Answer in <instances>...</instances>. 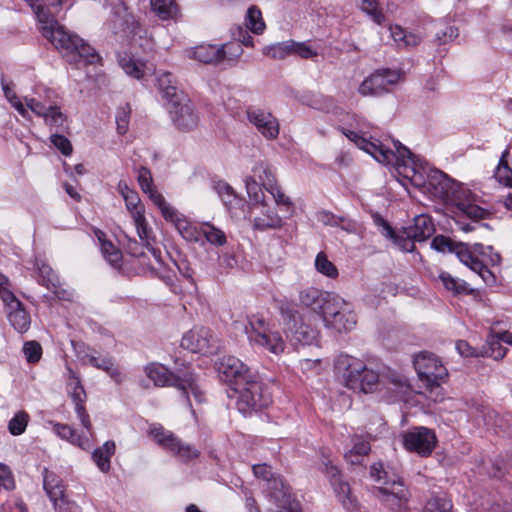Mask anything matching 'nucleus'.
I'll list each match as a JSON object with an SVG mask.
<instances>
[{"mask_svg": "<svg viewBox=\"0 0 512 512\" xmlns=\"http://www.w3.org/2000/svg\"><path fill=\"white\" fill-rule=\"evenodd\" d=\"M339 130L357 147L370 154L380 163H394L398 173L408 179L415 187L424 188L434 197L455 204L468 194V189L455 182L442 171L429 169L420 159L403 146L394 142L395 151L385 149L383 145L367 140L358 132L340 127Z\"/></svg>", "mask_w": 512, "mask_h": 512, "instance_id": "nucleus-1", "label": "nucleus"}, {"mask_svg": "<svg viewBox=\"0 0 512 512\" xmlns=\"http://www.w3.org/2000/svg\"><path fill=\"white\" fill-rule=\"evenodd\" d=\"M38 22L40 31L70 63L83 61L85 64H94L99 60L95 49L75 34H71L60 25L48 8L37 4L32 8Z\"/></svg>", "mask_w": 512, "mask_h": 512, "instance_id": "nucleus-2", "label": "nucleus"}, {"mask_svg": "<svg viewBox=\"0 0 512 512\" xmlns=\"http://www.w3.org/2000/svg\"><path fill=\"white\" fill-rule=\"evenodd\" d=\"M218 372L220 378L234 385L233 389L239 393L237 405L240 411L261 409L271 402L261 383L251 378L247 366L238 358L223 357L218 365Z\"/></svg>", "mask_w": 512, "mask_h": 512, "instance_id": "nucleus-3", "label": "nucleus"}, {"mask_svg": "<svg viewBox=\"0 0 512 512\" xmlns=\"http://www.w3.org/2000/svg\"><path fill=\"white\" fill-rule=\"evenodd\" d=\"M335 369L343 384L354 391L370 393L379 384V375L368 368L361 360L349 355H340L335 362Z\"/></svg>", "mask_w": 512, "mask_h": 512, "instance_id": "nucleus-4", "label": "nucleus"}, {"mask_svg": "<svg viewBox=\"0 0 512 512\" xmlns=\"http://www.w3.org/2000/svg\"><path fill=\"white\" fill-rule=\"evenodd\" d=\"M145 373L147 377L153 381L155 386L176 387L183 392L188 401H190V395H192L197 402H202L204 399L203 393L191 372H185L182 375L174 374L162 364L151 363L145 367Z\"/></svg>", "mask_w": 512, "mask_h": 512, "instance_id": "nucleus-5", "label": "nucleus"}, {"mask_svg": "<svg viewBox=\"0 0 512 512\" xmlns=\"http://www.w3.org/2000/svg\"><path fill=\"white\" fill-rule=\"evenodd\" d=\"M370 475L378 482L384 479V485L373 490L374 496L391 510L401 508L408 498V491L401 477L398 475L389 477L388 472L384 470L383 464L380 462L371 465Z\"/></svg>", "mask_w": 512, "mask_h": 512, "instance_id": "nucleus-6", "label": "nucleus"}, {"mask_svg": "<svg viewBox=\"0 0 512 512\" xmlns=\"http://www.w3.org/2000/svg\"><path fill=\"white\" fill-rule=\"evenodd\" d=\"M253 473L267 482L269 495L279 507V512H302L299 503L292 499L289 486L280 477H275L270 466L254 465Z\"/></svg>", "mask_w": 512, "mask_h": 512, "instance_id": "nucleus-7", "label": "nucleus"}, {"mask_svg": "<svg viewBox=\"0 0 512 512\" xmlns=\"http://www.w3.org/2000/svg\"><path fill=\"white\" fill-rule=\"evenodd\" d=\"M123 199L125 202L126 209L129 212L130 217L132 218L139 239L141 240L143 245L152 252L155 259L157 261H160V251L152 247V245L155 242V236L153 234L152 228L150 227L146 219V209L145 206L142 204L138 193L136 191H133L129 195H125Z\"/></svg>", "mask_w": 512, "mask_h": 512, "instance_id": "nucleus-8", "label": "nucleus"}, {"mask_svg": "<svg viewBox=\"0 0 512 512\" xmlns=\"http://www.w3.org/2000/svg\"><path fill=\"white\" fill-rule=\"evenodd\" d=\"M149 435L159 446L175 456L181 462H189L198 458L200 454L197 448L183 442L173 432L166 430L162 425H150Z\"/></svg>", "mask_w": 512, "mask_h": 512, "instance_id": "nucleus-9", "label": "nucleus"}, {"mask_svg": "<svg viewBox=\"0 0 512 512\" xmlns=\"http://www.w3.org/2000/svg\"><path fill=\"white\" fill-rule=\"evenodd\" d=\"M322 320L326 328L338 333L352 331L357 324L356 314L349 308L348 303L336 295L330 304L324 308Z\"/></svg>", "mask_w": 512, "mask_h": 512, "instance_id": "nucleus-10", "label": "nucleus"}, {"mask_svg": "<svg viewBox=\"0 0 512 512\" xmlns=\"http://www.w3.org/2000/svg\"><path fill=\"white\" fill-rule=\"evenodd\" d=\"M414 368L419 379L428 387L439 388L448 377V370L441 359L434 353L422 351L413 359Z\"/></svg>", "mask_w": 512, "mask_h": 512, "instance_id": "nucleus-11", "label": "nucleus"}, {"mask_svg": "<svg viewBox=\"0 0 512 512\" xmlns=\"http://www.w3.org/2000/svg\"><path fill=\"white\" fill-rule=\"evenodd\" d=\"M57 99L55 92L47 89L45 90V99L25 97V103L33 113L43 117L47 125L58 128L64 126L66 116L61 112Z\"/></svg>", "mask_w": 512, "mask_h": 512, "instance_id": "nucleus-12", "label": "nucleus"}, {"mask_svg": "<svg viewBox=\"0 0 512 512\" xmlns=\"http://www.w3.org/2000/svg\"><path fill=\"white\" fill-rule=\"evenodd\" d=\"M402 443L407 451L419 456H429L436 447L437 437L433 430L424 427H414L402 435Z\"/></svg>", "mask_w": 512, "mask_h": 512, "instance_id": "nucleus-13", "label": "nucleus"}, {"mask_svg": "<svg viewBox=\"0 0 512 512\" xmlns=\"http://www.w3.org/2000/svg\"><path fill=\"white\" fill-rule=\"evenodd\" d=\"M151 201L160 210L164 219L175 225L179 233L187 240L197 241L196 228L193 227L186 218L171 206L160 194H153Z\"/></svg>", "mask_w": 512, "mask_h": 512, "instance_id": "nucleus-14", "label": "nucleus"}, {"mask_svg": "<svg viewBox=\"0 0 512 512\" xmlns=\"http://www.w3.org/2000/svg\"><path fill=\"white\" fill-rule=\"evenodd\" d=\"M400 75L388 69L378 70L367 77L359 86V93L363 96H378L395 85Z\"/></svg>", "mask_w": 512, "mask_h": 512, "instance_id": "nucleus-15", "label": "nucleus"}, {"mask_svg": "<svg viewBox=\"0 0 512 512\" xmlns=\"http://www.w3.org/2000/svg\"><path fill=\"white\" fill-rule=\"evenodd\" d=\"M247 119L267 140H274L278 137L280 125L271 112L252 107L247 110Z\"/></svg>", "mask_w": 512, "mask_h": 512, "instance_id": "nucleus-16", "label": "nucleus"}, {"mask_svg": "<svg viewBox=\"0 0 512 512\" xmlns=\"http://www.w3.org/2000/svg\"><path fill=\"white\" fill-rule=\"evenodd\" d=\"M216 338L213 332L205 327H195L188 331L181 340V346L193 353H208L214 347Z\"/></svg>", "mask_w": 512, "mask_h": 512, "instance_id": "nucleus-17", "label": "nucleus"}, {"mask_svg": "<svg viewBox=\"0 0 512 512\" xmlns=\"http://www.w3.org/2000/svg\"><path fill=\"white\" fill-rule=\"evenodd\" d=\"M169 111L174 124L181 130H190L198 123V116L194 112L190 100L177 98L170 103Z\"/></svg>", "mask_w": 512, "mask_h": 512, "instance_id": "nucleus-18", "label": "nucleus"}, {"mask_svg": "<svg viewBox=\"0 0 512 512\" xmlns=\"http://www.w3.org/2000/svg\"><path fill=\"white\" fill-rule=\"evenodd\" d=\"M67 371L69 374V386H72V390L69 392L73 403L75 405V412L83 425V427L90 432L92 428V424L90 421V417L88 413L86 412L84 403L86 401V393L81 385L80 378L77 376V374L70 368L67 367Z\"/></svg>", "mask_w": 512, "mask_h": 512, "instance_id": "nucleus-19", "label": "nucleus"}, {"mask_svg": "<svg viewBox=\"0 0 512 512\" xmlns=\"http://www.w3.org/2000/svg\"><path fill=\"white\" fill-rule=\"evenodd\" d=\"M7 318L12 327L19 333L27 332L31 325V316L23 303L15 297L4 302Z\"/></svg>", "mask_w": 512, "mask_h": 512, "instance_id": "nucleus-20", "label": "nucleus"}, {"mask_svg": "<svg viewBox=\"0 0 512 512\" xmlns=\"http://www.w3.org/2000/svg\"><path fill=\"white\" fill-rule=\"evenodd\" d=\"M335 296L334 293L323 292L315 287H307L300 291L299 301L303 306L318 311L322 316L324 308L330 304Z\"/></svg>", "mask_w": 512, "mask_h": 512, "instance_id": "nucleus-21", "label": "nucleus"}, {"mask_svg": "<svg viewBox=\"0 0 512 512\" xmlns=\"http://www.w3.org/2000/svg\"><path fill=\"white\" fill-rule=\"evenodd\" d=\"M253 209L259 210V215L253 218V228L259 231L269 229H280L283 226L282 218L276 211L269 208L264 203H257Z\"/></svg>", "mask_w": 512, "mask_h": 512, "instance_id": "nucleus-22", "label": "nucleus"}, {"mask_svg": "<svg viewBox=\"0 0 512 512\" xmlns=\"http://www.w3.org/2000/svg\"><path fill=\"white\" fill-rule=\"evenodd\" d=\"M455 255L457 258L471 270L474 268H479V262L481 261L478 256L485 255V246L482 244H474L473 246H469L465 243H457L456 246L453 247Z\"/></svg>", "mask_w": 512, "mask_h": 512, "instance_id": "nucleus-23", "label": "nucleus"}, {"mask_svg": "<svg viewBox=\"0 0 512 512\" xmlns=\"http://www.w3.org/2000/svg\"><path fill=\"white\" fill-rule=\"evenodd\" d=\"M223 53L220 46L203 44L187 51L189 58L205 64H218L223 61Z\"/></svg>", "mask_w": 512, "mask_h": 512, "instance_id": "nucleus-24", "label": "nucleus"}, {"mask_svg": "<svg viewBox=\"0 0 512 512\" xmlns=\"http://www.w3.org/2000/svg\"><path fill=\"white\" fill-rule=\"evenodd\" d=\"M435 232L432 218L428 215H418L414 218V224L408 228L406 235L418 242L425 241Z\"/></svg>", "mask_w": 512, "mask_h": 512, "instance_id": "nucleus-25", "label": "nucleus"}, {"mask_svg": "<svg viewBox=\"0 0 512 512\" xmlns=\"http://www.w3.org/2000/svg\"><path fill=\"white\" fill-rule=\"evenodd\" d=\"M352 448L344 454L345 460L351 465H361L363 457L371 451L370 438L354 435L351 438Z\"/></svg>", "mask_w": 512, "mask_h": 512, "instance_id": "nucleus-26", "label": "nucleus"}, {"mask_svg": "<svg viewBox=\"0 0 512 512\" xmlns=\"http://www.w3.org/2000/svg\"><path fill=\"white\" fill-rule=\"evenodd\" d=\"M50 424L52 425L53 432L61 439L66 440L84 450L90 448L91 444L88 437L77 433V431L71 426L57 422H50Z\"/></svg>", "mask_w": 512, "mask_h": 512, "instance_id": "nucleus-27", "label": "nucleus"}, {"mask_svg": "<svg viewBox=\"0 0 512 512\" xmlns=\"http://www.w3.org/2000/svg\"><path fill=\"white\" fill-rule=\"evenodd\" d=\"M252 343L267 349L273 354H280L285 349V342L278 332L268 330L266 333L257 336H249Z\"/></svg>", "mask_w": 512, "mask_h": 512, "instance_id": "nucleus-28", "label": "nucleus"}, {"mask_svg": "<svg viewBox=\"0 0 512 512\" xmlns=\"http://www.w3.org/2000/svg\"><path fill=\"white\" fill-rule=\"evenodd\" d=\"M157 85L162 97L165 98L168 103L177 98L184 99V96H186L178 89L177 82L170 72H160L157 76Z\"/></svg>", "mask_w": 512, "mask_h": 512, "instance_id": "nucleus-29", "label": "nucleus"}, {"mask_svg": "<svg viewBox=\"0 0 512 512\" xmlns=\"http://www.w3.org/2000/svg\"><path fill=\"white\" fill-rule=\"evenodd\" d=\"M43 486L52 501L53 506L66 498L64 495L65 490L62 481L55 473L50 472L47 469H45L43 473Z\"/></svg>", "mask_w": 512, "mask_h": 512, "instance_id": "nucleus-30", "label": "nucleus"}, {"mask_svg": "<svg viewBox=\"0 0 512 512\" xmlns=\"http://www.w3.org/2000/svg\"><path fill=\"white\" fill-rule=\"evenodd\" d=\"M94 234L99 241L101 252L104 258L114 267H119L122 260L121 251L114 244L106 239V235L99 229L94 230Z\"/></svg>", "mask_w": 512, "mask_h": 512, "instance_id": "nucleus-31", "label": "nucleus"}, {"mask_svg": "<svg viewBox=\"0 0 512 512\" xmlns=\"http://www.w3.org/2000/svg\"><path fill=\"white\" fill-rule=\"evenodd\" d=\"M88 363L93 367L106 372L117 384H120L124 379V375L119 367L116 366L114 361L109 357L90 355L88 356Z\"/></svg>", "mask_w": 512, "mask_h": 512, "instance_id": "nucleus-32", "label": "nucleus"}, {"mask_svg": "<svg viewBox=\"0 0 512 512\" xmlns=\"http://www.w3.org/2000/svg\"><path fill=\"white\" fill-rule=\"evenodd\" d=\"M35 266L38 272V282L57 294L59 279L52 268L41 259H36Z\"/></svg>", "mask_w": 512, "mask_h": 512, "instance_id": "nucleus-33", "label": "nucleus"}, {"mask_svg": "<svg viewBox=\"0 0 512 512\" xmlns=\"http://www.w3.org/2000/svg\"><path fill=\"white\" fill-rule=\"evenodd\" d=\"M118 62L124 72L135 79L142 78L149 70L144 63L135 60L127 53H120Z\"/></svg>", "mask_w": 512, "mask_h": 512, "instance_id": "nucleus-34", "label": "nucleus"}, {"mask_svg": "<svg viewBox=\"0 0 512 512\" xmlns=\"http://www.w3.org/2000/svg\"><path fill=\"white\" fill-rule=\"evenodd\" d=\"M115 450L116 445L110 440L94 450L92 458L102 472L106 473L110 470V459L114 455Z\"/></svg>", "mask_w": 512, "mask_h": 512, "instance_id": "nucleus-35", "label": "nucleus"}, {"mask_svg": "<svg viewBox=\"0 0 512 512\" xmlns=\"http://www.w3.org/2000/svg\"><path fill=\"white\" fill-rule=\"evenodd\" d=\"M510 155L509 147H507L498 162L494 171V178L499 183L506 187L512 188V169L509 167L508 157Z\"/></svg>", "mask_w": 512, "mask_h": 512, "instance_id": "nucleus-36", "label": "nucleus"}, {"mask_svg": "<svg viewBox=\"0 0 512 512\" xmlns=\"http://www.w3.org/2000/svg\"><path fill=\"white\" fill-rule=\"evenodd\" d=\"M151 10L161 19H175L179 13L175 0H150Z\"/></svg>", "mask_w": 512, "mask_h": 512, "instance_id": "nucleus-37", "label": "nucleus"}, {"mask_svg": "<svg viewBox=\"0 0 512 512\" xmlns=\"http://www.w3.org/2000/svg\"><path fill=\"white\" fill-rule=\"evenodd\" d=\"M391 36L399 47H414L420 44L422 37L418 34L407 32L401 26H390Z\"/></svg>", "mask_w": 512, "mask_h": 512, "instance_id": "nucleus-38", "label": "nucleus"}, {"mask_svg": "<svg viewBox=\"0 0 512 512\" xmlns=\"http://www.w3.org/2000/svg\"><path fill=\"white\" fill-rule=\"evenodd\" d=\"M389 389L395 392L396 396L403 401H406L411 393L412 388L408 382V379L400 374H391L388 377Z\"/></svg>", "mask_w": 512, "mask_h": 512, "instance_id": "nucleus-39", "label": "nucleus"}, {"mask_svg": "<svg viewBox=\"0 0 512 512\" xmlns=\"http://www.w3.org/2000/svg\"><path fill=\"white\" fill-rule=\"evenodd\" d=\"M199 233L205 237L209 244L214 246H223L227 242L224 231L209 222H204L200 225Z\"/></svg>", "mask_w": 512, "mask_h": 512, "instance_id": "nucleus-40", "label": "nucleus"}, {"mask_svg": "<svg viewBox=\"0 0 512 512\" xmlns=\"http://www.w3.org/2000/svg\"><path fill=\"white\" fill-rule=\"evenodd\" d=\"M334 491L345 509L354 510L357 507V499L352 496L350 486L342 480L332 482Z\"/></svg>", "mask_w": 512, "mask_h": 512, "instance_id": "nucleus-41", "label": "nucleus"}, {"mask_svg": "<svg viewBox=\"0 0 512 512\" xmlns=\"http://www.w3.org/2000/svg\"><path fill=\"white\" fill-rule=\"evenodd\" d=\"M438 279L447 291L452 292L454 295L465 293L468 294L472 291L465 281L454 278L447 272H441Z\"/></svg>", "mask_w": 512, "mask_h": 512, "instance_id": "nucleus-42", "label": "nucleus"}, {"mask_svg": "<svg viewBox=\"0 0 512 512\" xmlns=\"http://www.w3.org/2000/svg\"><path fill=\"white\" fill-rule=\"evenodd\" d=\"M471 193L468 190V194L466 196H463L462 199L459 201H456L455 205L458 206V208L463 211L468 217L473 219H483L487 211L480 206L472 203L470 200Z\"/></svg>", "mask_w": 512, "mask_h": 512, "instance_id": "nucleus-43", "label": "nucleus"}, {"mask_svg": "<svg viewBox=\"0 0 512 512\" xmlns=\"http://www.w3.org/2000/svg\"><path fill=\"white\" fill-rule=\"evenodd\" d=\"M246 27L254 34H261L266 28L262 18V13L256 6H251L245 18Z\"/></svg>", "mask_w": 512, "mask_h": 512, "instance_id": "nucleus-44", "label": "nucleus"}, {"mask_svg": "<svg viewBox=\"0 0 512 512\" xmlns=\"http://www.w3.org/2000/svg\"><path fill=\"white\" fill-rule=\"evenodd\" d=\"M252 171L254 178H257L265 189L276 183L274 172L268 164L259 162L253 167Z\"/></svg>", "mask_w": 512, "mask_h": 512, "instance_id": "nucleus-45", "label": "nucleus"}, {"mask_svg": "<svg viewBox=\"0 0 512 512\" xmlns=\"http://www.w3.org/2000/svg\"><path fill=\"white\" fill-rule=\"evenodd\" d=\"M137 181L143 193L147 194L150 200L152 199V195L154 193L160 194V192L154 186L152 174L148 168L140 167L137 170Z\"/></svg>", "mask_w": 512, "mask_h": 512, "instance_id": "nucleus-46", "label": "nucleus"}, {"mask_svg": "<svg viewBox=\"0 0 512 512\" xmlns=\"http://www.w3.org/2000/svg\"><path fill=\"white\" fill-rule=\"evenodd\" d=\"M295 340L304 344L310 345L314 343L318 338V330L310 327L304 323H301L294 331H292Z\"/></svg>", "mask_w": 512, "mask_h": 512, "instance_id": "nucleus-47", "label": "nucleus"}, {"mask_svg": "<svg viewBox=\"0 0 512 512\" xmlns=\"http://www.w3.org/2000/svg\"><path fill=\"white\" fill-rule=\"evenodd\" d=\"M22 352L28 364L38 363L41 360L43 354L41 344L35 340L24 342Z\"/></svg>", "mask_w": 512, "mask_h": 512, "instance_id": "nucleus-48", "label": "nucleus"}, {"mask_svg": "<svg viewBox=\"0 0 512 512\" xmlns=\"http://www.w3.org/2000/svg\"><path fill=\"white\" fill-rule=\"evenodd\" d=\"M290 40L275 43L263 48V54L273 59H284L291 56Z\"/></svg>", "mask_w": 512, "mask_h": 512, "instance_id": "nucleus-49", "label": "nucleus"}, {"mask_svg": "<svg viewBox=\"0 0 512 512\" xmlns=\"http://www.w3.org/2000/svg\"><path fill=\"white\" fill-rule=\"evenodd\" d=\"M277 307L283 320L288 325V329L292 331L290 324H296L298 318V311L296 310L294 304L288 300H279L277 301Z\"/></svg>", "mask_w": 512, "mask_h": 512, "instance_id": "nucleus-50", "label": "nucleus"}, {"mask_svg": "<svg viewBox=\"0 0 512 512\" xmlns=\"http://www.w3.org/2000/svg\"><path fill=\"white\" fill-rule=\"evenodd\" d=\"M315 267L317 271L327 277L336 278L338 276V269L328 260L325 253L320 252L315 259Z\"/></svg>", "mask_w": 512, "mask_h": 512, "instance_id": "nucleus-51", "label": "nucleus"}, {"mask_svg": "<svg viewBox=\"0 0 512 512\" xmlns=\"http://www.w3.org/2000/svg\"><path fill=\"white\" fill-rule=\"evenodd\" d=\"M452 503L444 496H432L426 503L423 512H451Z\"/></svg>", "mask_w": 512, "mask_h": 512, "instance_id": "nucleus-52", "label": "nucleus"}, {"mask_svg": "<svg viewBox=\"0 0 512 512\" xmlns=\"http://www.w3.org/2000/svg\"><path fill=\"white\" fill-rule=\"evenodd\" d=\"M29 416L24 411L17 412L9 421L8 430L12 435H21L27 427Z\"/></svg>", "mask_w": 512, "mask_h": 512, "instance_id": "nucleus-53", "label": "nucleus"}, {"mask_svg": "<svg viewBox=\"0 0 512 512\" xmlns=\"http://www.w3.org/2000/svg\"><path fill=\"white\" fill-rule=\"evenodd\" d=\"M4 95L8 102L18 111L23 117L27 116V109L16 95V93L9 87V85L2 79L1 82Z\"/></svg>", "mask_w": 512, "mask_h": 512, "instance_id": "nucleus-54", "label": "nucleus"}, {"mask_svg": "<svg viewBox=\"0 0 512 512\" xmlns=\"http://www.w3.org/2000/svg\"><path fill=\"white\" fill-rule=\"evenodd\" d=\"M360 2L361 9L370 15L374 22L381 25L385 21V16L381 11L377 9V0H358Z\"/></svg>", "mask_w": 512, "mask_h": 512, "instance_id": "nucleus-55", "label": "nucleus"}, {"mask_svg": "<svg viewBox=\"0 0 512 512\" xmlns=\"http://www.w3.org/2000/svg\"><path fill=\"white\" fill-rule=\"evenodd\" d=\"M290 45L291 55L299 56L303 59H309L317 56V52L305 42H295L290 40Z\"/></svg>", "mask_w": 512, "mask_h": 512, "instance_id": "nucleus-56", "label": "nucleus"}, {"mask_svg": "<svg viewBox=\"0 0 512 512\" xmlns=\"http://www.w3.org/2000/svg\"><path fill=\"white\" fill-rule=\"evenodd\" d=\"M248 324L251 329L249 336H257L261 332L266 333L269 330L265 318L259 314L249 316Z\"/></svg>", "mask_w": 512, "mask_h": 512, "instance_id": "nucleus-57", "label": "nucleus"}, {"mask_svg": "<svg viewBox=\"0 0 512 512\" xmlns=\"http://www.w3.org/2000/svg\"><path fill=\"white\" fill-rule=\"evenodd\" d=\"M51 143L65 156L71 155L73 148L68 138L59 134L50 136Z\"/></svg>", "mask_w": 512, "mask_h": 512, "instance_id": "nucleus-58", "label": "nucleus"}, {"mask_svg": "<svg viewBox=\"0 0 512 512\" xmlns=\"http://www.w3.org/2000/svg\"><path fill=\"white\" fill-rule=\"evenodd\" d=\"M457 243L456 242H453L450 238L446 237V236H443V235H438L436 237H434V239L432 240L431 242V246L432 248H434L435 250L439 251V252H454V246H456Z\"/></svg>", "mask_w": 512, "mask_h": 512, "instance_id": "nucleus-59", "label": "nucleus"}, {"mask_svg": "<svg viewBox=\"0 0 512 512\" xmlns=\"http://www.w3.org/2000/svg\"><path fill=\"white\" fill-rule=\"evenodd\" d=\"M502 340H498L496 333L492 334L489 340L490 352H486L496 360L502 359L506 354V349L501 345Z\"/></svg>", "mask_w": 512, "mask_h": 512, "instance_id": "nucleus-60", "label": "nucleus"}, {"mask_svg": "<svg viewBox=\"0 0 512 512\" xmlns=\"http://www.w3.org/2000/svg\"><path fill=\"white\" fill-rule=\"evenodd\" d=\"M274 198L277 205L291 208L293 206L290 198L284 194L277 182L266 189Z\"/></svg>", "mask_w": 512, "mask_h": 512, "instance_id": "nucleus-61", "label": "nucleus"}, {"mask_svg": "<svg viewBox=\"0 0 512 512\" xmlns=\"http://www.w3.org/2000/svg\"><path fill=\"white\" fill-rule=\"evenodd\" d=\"M130 112L131 111L129 107H123L117 111L116 124L117 130L120 134H125L128 130Z\"/></svg>", "mask_w": 512, "mask_h": 512, "instance_id": "nucleus-62", "label": "nucleus"}, {"mask_svg": "<svg viewBox=\"0 0 512 512\" xmlns=\"http://www.w3.org/2000/svg\"><path fill=\"white\" fill-rule=\"evenodd\" d=\"M223 53V60H236L243 52V49L239 43L231 42L220 46Z\"/></svg>", "mask_w": 512, "mask_h": 512, "instance_id": "nucleus-63", "label": "nucleus"}, {"mask_svg": "<svg viewBox=\"0 0 512 512\" xmlns=\"http://www.w3.org/2000/svg\"><path fill=\"white\" fill-rule=\"evenodd\" d=\"M0 487L5 490H12L15 487V482L10 469L0 463Z\"/></svg>", "mask_w": 512, "mask_h": 512, "instance_id": "nucleus-64", "label": "nucleus"}]
</instances>
